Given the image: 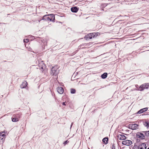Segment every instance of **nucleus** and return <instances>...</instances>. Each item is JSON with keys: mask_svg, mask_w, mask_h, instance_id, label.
<instances>
[{"mask_svg": "<svg viewBox=\"0 0 149 149\" xmlns=\"http://www.w3.org/2000/svg\"><path fill=\"white\" fill-rule=\"evenodd\" d=\"M132 141L130 140H126L122 141V143L123 144L129 146L132 144Z\"/></svg>", "mask_w": 149, "mask_h": 149, "instance_id": "39448f33", "label": "nucleus"}, {"mask_svg": "<svg viewBox=\"0 0 149 149\" xmlns=\"http://www.w3.org/2000/svg\"><path fill=\"white\" fill-rule=\"evenodd\" d=\"M135 87L137 88L136 90H139L140 88V87H139V88H138V87H139V86L138 85H135Z\"/></svg>", "mask_w": 149, "mask_h": 149, "instance_id": "a878e982", "label": "nucleus"}, {"mask_svg": "<svg viewBox=\"0 0 149 149\" xmlns=\"http://www.w3.org/2000/svg\"><path fill=\"white\" fill-rule=\"evenodd\" d=\"M137 114L140 113V110H139L138 112L136 113Z\"/></svg>", "mask_w": 149, "mask_h": 149, "instance_id": "c756f323", "label": "nucleus"}, {"mask_svg": "<svg viewBox=\"0 0 149 149\" xmlns=\"http://www.w3.org/2000/svg\"><path fill=\"white\" fill-rule=\"evenodd\" d=\"M136 142L132 149H140V133H136V137L134 138Z\"/></svg>", "mask_w": 149, "mask_h": 149, "instance_id": "f257e3e1", "label": "nucleus"}, {"mask_svg": "<svg viewBox=\"0 0 149 149\" xmlns=\"http://www.w3.org/2000/svg\"><path fill=\"white\" fill-rule=\"evenodd\" d=\"M29 41V39H24V42H27Z\"/></svg>", "mask_w": 149, "mask_h": 149, "instance_id": "393cba45", "label": "nucleus"}, {"mask_svg": "<svg viewBox=\"0 0 149 149\" xmlns=\"http://www.w3.org/2000/svg\"><path fill=\"white\" fill-rule=\"evenodd\" d=\"M99 35H100V33L98 32L90 33L86 36L85 37V38L86 39L88 38L91 39L92 38H94L97 37Z\"/></svg>", "mask_w": 149, "mask_h": 149, "instance_id": "7ed1b4c3", "label": "nucleus"}, {"mask_svg": "<svg viewBox=\"0 0 149 149\" xmlns=\"http://www.w3.org/2000/svg\"><path fill=\"white\" fill-rule=\"evenodd\" d=\"M76 92V90L75 89L73 88H71L70 89L71 93H75Z\"/></svg>", "mask_w": 149, "mask_h": 149, "instance_id": "5701e85b", "label": "nucleus"}, {"mask_svg": "<svg viewBox=\"0 0 149 149\" xmlns=\"http://www.w3.org/2000/svg\"><path fill=\"white\" fill-rule=\"evenodd\" d=\"M139 125L136 124H134L131 125V126L130 127H131V129L132 130H136L138 128Z\"/></svg>", "mask_w": 149, "mask_h": 149, "instance_id": "9d476101", "label": "nucleus"}, {"mask_svg": "<svg viewBox=\"0 0 149 149\" xmlns=\"http://www.w3.org/2000/svg\"><path fill=\"white\" fill-rule=\"evenodd\" d=\"M42 19L47 21H49V20H50V18H49V15H44L42 17Z\"/></svg>", "mask_w": 149, "mask_h": 149, "instance_id": "4468645a", "label": "nucleus"}, {"mask_svg": "<svg viewBox=\"0 0 149 149\" xmlns=\"http://www.w3.org/2000/svg\"><path fill=\"white\" fill-rule=\"evenodd\" d=\"M49 18H50V19L49 21L54 22V20H55V17L54 15H49Z\"/></svg>", "mask_w": 149, "mask_h": 149, "instance_id": "ddd939ff", "label": "nucleus"}, {"mask_svg": "<svg viewBox=\"0 0 149 149\" xmlns=\"http://www.w3.org/2000/svg\"><path fill=\"white\" fill-rule=\"evenodd\" d=\"M148 110V108L146 107L143 109H140V114L143 113V112L146 111Z\"/></svg>", "mask_w": 149, "mask_h": 149, "instance_id": "a211bd4d", "label": "nucleus"}, {"mask_svg": "<svg viewBox=\"0 0 149 149\" xmlns=\"http://www.w3.org/2000/svg\"><path fill=\"white\" fill-rule=\"evenodd\" d=\"M143 114H140V116H143Z\"/></svg>", "mask_w": 149, "mask_h": 149, "instance_id": "473e14b6", "label": "nucleus"}, {"mask_svg": "<svg viewBox=\"0 0 149 149\" xmlns=\"http://www.w3.org/2000/svg\"><path fill=\"white\" fill-rule=\"evenodd\" d=\"M146 146L145 143H142L140 144V149H146Z\"/></svg>", "mask_w": 149, "mask_h": 149, "instance_id": "2eb2a0df", "label": "nucleus"}, {"mask_svg": "<svg viewBox=\"0 0 149 149\" xmlns=\"http://www.w3.org/2000/svg\"><path fill=\"white\" fill-rule=\"evenodd\" d=\"M149 88V83H145L140 86V91Z\"/></svg>", "mask_w": 149, "mask_h": 149, "instance_id": "20e7f679", "label": "nucleus"}, {"mask_svg": "<svg viewBox=\"0 0 149 149\" xmlns=\"http://www.w3.org/2000/svg\"><path fill=\"white\" fill-rule=\"evenodd\" d=\"M5 135L3 134V132L0 133V139L1 138V136L2 138H1V140H3L5 136Z\"/></svg>", "mask_w": 149, "mask_h": 149, "instance_id": "6ab92c4d", "label": "nucleus"}, {"mask_svg": "<svg viewBox=\"0 0 149 149\" xmlns=\"http://www.w3.org/2000/svg\"><path fill=\"white\" fill-rule=\"evenodd\" d=\"M36 62L37 64L38 63V66L40 68V69L43 70L44 68H45V65L44 64L43 61H41L39 63V61H38V63H37V61H36Z\"/></svg>", "mask_w": 149, "mask_h": 149, "instance_id": "423d86ee", "label": "nucleus"}, {"mask_svg": "<svg viewBox=\"0 0 149 149\" xmlns=\"http://www.w3.org/2000/svg\"><path fill=\"white\" fill-rule=\"evenodd\" d=\"M145 138V136L143 133H140V139H144Z\"/></svg>", "mask_w": 149, "mask_h": 149, "instance_id": "aec40b11", "label": "nucleus"}, {"mask_svg": "<svg viewBox=\"0 0 149 149\" xmlns=\"http://www.w3.org/2000/svg\"><path fill=\"white\" fill-rule=\"evenodd\" d=\"M147 136H149V130L148 131L143 132Z\"/></svg>", "mask_w": 149, "mask_h": 149, "instance_id": "4be33fe9", "label": "nucleus"}, {"mask_svg": "<svg viewBox=\"0 0 149 149\" xmlns=\"http://www.w3.org/2000/svg\"><path fill=\"white\" fill-rule=\"evenodd\" d=\"M117 138L120 140H125L126 138L125 136L123 134H119L117 136Z\"/></svg>", "mask_w": 149, "mask_h": 149, "instance_id": "0eeeda50", "label": "nucleus"}, {"mask_svg": "<svg viewBox=\"0 0 149 149\" xmlns=\"http://www.w3.org/2000/svg\"><path fill=\"white\" fill-rule=\"evenodd\" d=\"M140 122H141L143 123V125L145 127H146L147 128L149 129V123L148 121H144L143 120H140Z\"/></svg>", "mask_w": 149, "mask_h": 149, "instance_id": "1a4fd4ad", "label": "nucleus"}, {"mask_svg": "<svg viewBox=\"0 0 149 149\" xmlns=\"http://www.w3.org/2000/svg\"><path fill=\"white\" fill-rule=\"evenodd\" d=\"M111 149H115V146L114 144H113L111 147Z\"/></svg>", "mask_w": 149, "mask_h": 149, "instance_id": "b1692460", "label": "nucleus"}, {"mask_svg": "<svg viewBox=\"0 0 149 149\" xmlns=\"http://www.w3.org/2000/svg\"><path fill=\"white\" fill-rule=\"evenodd\" d=\"M147 149H149V148H147Z\"/></svg>", "mask_w": 149, "mask_h": 149, "instance_id": "c9c22d12", "label": "nucleus"}, {"mask_svg": "<svg viewBox=\"0 0 149 149\" xmlns=\"http://www.w3.org/2000/svg\"><path fill=\"white\" fill-rule=\"evenodd\" d=\"M147 0H142V1H146Z\"/></svg>", "mask_w": 149, "mask_h": 149, "instance_id": "72a5a7b5", "label": "nucleus"}, {"mask_svg": "<svg viewBox=\"0 0 149 149\" xmlns=\"http://www.w3.org/2000/svg\"><path fill=\"white\" fill-rule=\"evenodd\" d=\"M63 143L65 144H66V143H67V141H65Z\"/></svg>", "mask_w": 149, "mask_h": 149, "instance_id": "cd10ccee", "label": "nucleus"}, {"mask_svg": "<svg viewBox=\"0 0 149 149\" xmlns=\"http://www.w3.org/2000/svg\"><path fill=\"white\" fill-rule=\"evenodd\" d=\"M58 67L57 66L53 67L51 69V74L53 76H56L58 73Z\"/></svg>", "mask_w": 149, "mask_h": 149, "instance_id": "f03ea898", "label": "nucleus"}, {"mask_svg": "<svg viewBox=\"0 0 149 149\" xmlns=\"http://www.w3.org/2000/svg\"><path fill=\"white\" fill-rule=\"evenodd\" d=\"M62 104L63 105H65V102H63L62 103Z\"/></svg>", "mask_w": 149, "mask_h": 149, "instance_id": "c85d7f7f", "label": "nucleus"}, {"mask_svg": "<svg viewBox=\"0 0 149 149\" xmlns=\"http://www.w3.org/2000/svg\"><path fill=\"white\" fill-rule=\"evenodd\" d=\"M108 138L107 137H105L102 139V141L106 144L108 143Z\"/></svg>", "mask_w": 149, "mask_h": 149, "instance_id": "dca6fc26", "label": "nucleus"}, {"mask_svg": "<svg viewBox=\"0 0 149 149\" xmlns=\"http://www.w3.org/2000/svg\"><path fill=\"white\" fill-rule=\"evenodd\" d=\"M12 121L13 122H15L19 120V119L17 118H12Z\"/></svg>", "mask_w": 149, "mask_h": 149, "instance_id": "412c9836", "label": "nucleus"}, {"mask_svg": "<svg viewBox=\"0 0 149 149\" xmlns=\"http://www.w3.org/2000/svg\"><path fill=\"white\" fill-rule=\"evenodd\" d=\"M32 38H34V37L33 36H32Z\"/></svg>", "mask_w": 149, "mask_h": 149, "instance_id": "f704fd0d", "label": "nucleus"}, {"mask_svg": "<svg viewBox=\"0 0 149 149\" xmlns=\"http://www.w3.org/2000/svg\"><path fill=\"white\" fill-rule=\"evenodd\" d=\"M107 6V5L106 4V3L102 4V6H103V7H105L106 6Z\"/></svg>", "mask_w": 149, "mask_h": 149, "instance_id": "bb28decb", "label": "nucleus"}, {"mask_svg": "<svg viewBox=\"0 0 149 149\" xmlns=\"http://www.w3.org/2000/svg\"><path fill=\"white\" fill-rule=\"evenodd\" d=\"M73 124V123H71V127H72V125Z\"/></svg>", "mask_w": 149, "mask_h": 149, "instance_id": "7c9ffc66", "label": "nucleus"}, {"mask_svg": "<svg viewBox=\"0 0 149 149\" xmlns=\"http://www.w3.org/2000/svg\"><path fill=\"white\" fill-rule=\"evenodd\" d=\"M79 9V8L76 6L72 7L71 8V11L73 13H77Z\"/></svg>", "mask_w": 149, "mask_h": 149, "instance_id": "9b49d317", "label": "nucleus"}, {"mask_svg": "<svg viewBox=\"0 0 149 149\" xmlns=\"http://www.w3.org/2000/svg\"><path fill=\"white\" fill-rule=\"evenodd\" d=\"M107 75V73H104L101 75V77L103 79L106 78Z\"/></svg>", "mask_w": 149, "mask_h": 149, "instance_id": "f3484780", "label": "nucleus"}, {"mask_svg": "<svg viewBox=\"0 0 149 149\" xmlns=\"http://www.w3.org/2000/svg\"><path fill=\"white\" fill-rule=\"evenodd\" d=\"M57 91L58 93H63L64 91L63 88L61 87H58Z\"/></svg>", "mask_w": 149, "mask_h": 149, "instance_id": "6e6552de", "label": "nucleus"}, {"mask_svg": "<svg viewBox=\"0 0 149 149\" xmlns=\"http://www.w3.org/2000/svg\"><path fill=\"white\" fill-rule=\"evenodd\" d=\"M1 138H2V137L1 136V139H0V140H1H1H2V141H3V140H1Z\"/></svg>", "mask_w": 149, "mask_h": 149, "instance_id": "2f4dec72", "label": "nucleus"}, {"mask_svg": "<svg viewBox=\"0 0 149 149\" xmlns=\"http://www.w3.org/2000/svg\"><path fill=\"white\" fill-rule=\"evenodd\" d=\"M27 84V82L26 81H24L21 84L20 87L22 88H25L26 87Z\"/></svg>", "mask_w": 149, "mask_h": 149, "instance_id": "f8f14e48", "label": "nucleus"}]
</instances>
